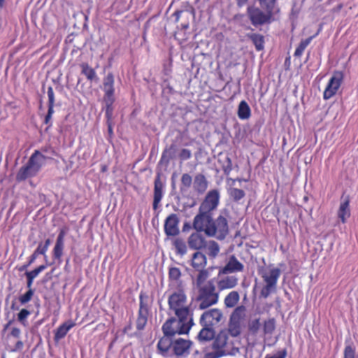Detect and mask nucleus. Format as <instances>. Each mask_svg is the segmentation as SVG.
Listing matches in <instances>:
<instances>
[{"label": "nucleus", "mask_w": 358, "mask_h": 358, "mask_svg": "<svg viewBox=\"0 0 358 358\" xmlns=\"http://www.w3.org/2000/svg\"><path fill=\"white\" fill-rule=\"evenodd\" d=\"M5 0H0V8H1L4 4Z\"/></svg>", "instance_id": "680f3d73"}, {"label": "nucleus", "mask_w": 358, "mask_h": 358, "mask_svg": "<svg viewBox=\"0 0 358 358\" xmlns=\"http://www.w3.org/2000/svg\"><path fill=\"white\" fill-rule=\"evenodd\" d=\"M21 334V331L20 329L17 327H13L11 330L10 334L14 338H19Z\"/></svg>", "instance_id": "864d4df0"}, {"label": "nucleus", "mask_w": 358, "mask_h": 358, "mask_svg": "<svg viewBox=\"0 0 358 358\" xmlns=\"http://www.w3.org/2000/svg\"><path fill=\"white\" fill-rule=\"evenodd\" d=\"M30 315V312L27 309H22L17 315V320L22 324L24 323V321L27 318V317Z\"/></svg>", "instance_id": "49530a36"}, {"label": "nucleus", "mask_w": 358, "mask_h": 358, "mask_svg": "<svg viewBox=\"0 0 358 358\" xmlns=\"http://www.w3.org/2000/svg\"><path fill=\"white\" fill-rule=\"evenodd\" d=\"M246 316V308L243 306H238L232 313L229 331L233 336H236L241 333V326Z\"/></svg>", "instance_id": "6e6552de"}, {"label": "nucleus", "mask_w": 358, "mask_h": 358, "mask_svg": "<svg viewBox=\"0 0 358 358\" xmlns=\"http://www.w3.org/2000/svg\"><path fill=\"white\" fill-rule=\"evenodd\" d=\"M243 268V264L240 263L234 257H232L230 258L226 266L220 271V274H227L236 271H241Z\"/></svg>", "instance_id": "aec40b11"}, {"label": "nucleus", "mask_w": 358, "mask_h": 358, "mask_svg": "<svg viewBox=\"0 0 358 358\" xmlns=\"http://www.w3.org/2000/svg\"><path fill=\"white\" fill-rule=\"evenodd\" d=\"M229 229L226 217L223 215H220L215 221L211 219L210 226L207 229V236L215 237L217 239H224Z\"/></svg>", "instance_id": "0eeeda50"}, {"label": "nucleus", "mask_w": 358, "mask_h": 358, "mask_svg": "<svg viewBox=\"0 0 358 358\" xmlns=\"http://www.w3.org/2000/svg\"><path fill=\"white\" fill-rule=\"evenodd\" d=\"M210 258H215L220 252L219 245L214 241H207L204 248Z\"/></svg>", "instance_id": "a878e982"}, {"label": "nucleus", "mask_w": 358, "mask_h": 358, "mask_svg": "<svg viewBox=\"0 0 358 358\" xmlns=\"http://www.w3.org/2000/svg\"><path fill=\"white\" fill-rule=\"evenodd\" d=\"M206 242L205 238L198 232L192 234L187 241L189 248L197 250L203 249Z\"/></svg>", "instance_id": "4468645a"}, {"label": "nucleus", "mask_w": 358, "mask_h": 358, "mask_svg": "<svg viewBox=\"0 0 358 358\" xmlns=\"http://www.w3.org/2000/svg\"><path fill=\"white\" fill-rule=\"evenodd\" d=\"M222 317V312L217 308H213L203 313L201 317V323L205 327L213 326L218 323Z\"/></svg>", "instance_id": "9b49d317"}, {"label": "nucleus", "mask_w": 358, "mask_h": 358, "mask_svg": "<svg viewBox=\"0 0 358 358\" xmlns=\"http://www.w3.org/2000/svg\"><path fill=\"white\" fill-rule=\"evenodd\" d=\"M287 355V352L285 350L278 351L273 354H268L266 355L265 358H285Z\"/></svg>", "instance_id": "de8ad7c7"}, {"label": "nucleus", "mask_w": 358, "mask_h": 358, "mask_svg": "<svg viewBox=\"0 0 358 358\" xmlns=\"http://www.w3.org/2000/svg\"><path fill=\"white\" fill-rule=\"evenodd\" d=\"M248 14L251 19V21L254 24H261L266 22L268 17L264 14L258 8L249 7L248 9Z\"/></svg>", "instance_id": "6ab92c4d"}, {"label": "nucleus", "mask_w": 358, "mask_h": 358, "mask_svg": "<svg viewBox=\"0 0 358 358\" xmlns=\"http://www.w3.org/2000/svg\"><path fill=\"white\" fill-rule=\"evenodd\" d=\"M224 355H226L224 351H216L206 353L203 358H219Z\"/></svg>", "instance_id": "09e8293b"}, {"label": "nucleus", "mask_w": 358, "mask_h": 358, "mask_svg": "<svg viewBox=\"0 0 358 358\" xmlns=\"http://www.w3.org/2000/svg\"><path fill=\"white\" fill-rule=\"evenodd\" d=\"M163 185L159 180H156L155 182V192H154V202L153 208L157 209L158 204L161 201L163 196Z\"/></svg>", "instance_id": "393cba45"}, {"label": "nucleus", "mask_w": 358, "mask_h": 358, "mask_svg": "<svg viewBox=\"0 0 358 358\" xmlns=\"http://www.w3.org/2000/svg\"><path fill=\"white\" fill-rule=\"evenodd\" d=\"M238 284V278L234 275L220 277L217 281V287L222 291L232 289Z\"/></svg>", "instance_id": "a211bd4d"}, {"label": "nucleus", "mask_w": 358, "mask_h": 358, "mask_svg": "<svg viewBox=\"0 0 358 358\" xmlns=\"http://www.w3.org/2000/svg\"><path fill=\"white\" fill-rule=\"evenodd\" d=\"M192 156V153L190 152V150H187V149H182L180 153V157L182 159V160H187L188 159H189Z\"/></svg>", "instance_id": "8fccbe9b"}, {"label": "nucleus", "mask_w": 358, "mask_h": 358, "mask_svg": "<svg viewBox=\"0 0 358 358\" xmlns=\"http://www.w3.org/2000/svg\"><path fill=\"white\" fill-rule=\"evenodd\" d=\"M46 268V266L45 265H41L40 266H38V268H36V269L31 271H28L26 273V276L27 277H30L33 279H34L35 278H36L38 274L42 272L43 270H45Z\"/></svg>", "instance_id": "a19ab883"}, {"label": "nucleus", "mask_w": 358, "mask_h": 358, "mask_svg": "<svg viewBox=\"0 0 358 358\" xmlns=\"http://www.w3.org/2000/svg\"><path fill=\"white\" fill-rule=\"evenodd\" d=\"M52 115H50V114H47L46 117H45V122L48 123L49 120L51 118Z\"/></svg>", "instance_id": "052dcab7"}, {"label": "nucleus", "mask_w": 358, "mask_h": 358, "mask_svg": "<svg viewBox=\"0 0 358 358\" xmlns=\"http://www.w3.org/2000/svg\"><path fill=\"white\" fill-rule=\"evenodd\" d=\"M23 348V343L21 341H19L16 343L14 351L20 350Z\"/></svg>", "instance_id": "6e6d98bb"}, {"label": "nucleus", "mask_w": 358, "mask_h": 358, "mask_svg": "<svg viewBox=\"0 0 358 358\" xmlns=\"http://www.w3.org/2000/svg\"><path fill=\"white\" fill-rule=\"evenodd\" d=\"M38 255H41L40 253H36V250L34 251V252L32 254V255L29 257V260L28 262V264L27 265H24L23 266V268H27V266H30L31 264H33Z\"/></svg>", "instance_id": "3c124183"}, {"label": "nucleus", "mask_w": 358, "mask_h": 358, "mask_svg": "<svg viewBox=\"0 0 358 358\" xmlns=\"http://www.w3.org/2000/svg\"><path fill=\"white\" fill-rule=\"evenodd\" d=\"M343 78V74L342 72L336 71L334 73L324 91V99L328 100L336 94L341 85Z\"/></svg>", "instance_id": "1a4fd4ad"}, {"label": "nucleus", "mask_w": 358, "mask_h": 358, "mask_svg": "<svg viewBox=\"0 0 358 358\" xmlns=\"http://www.w3.org/2000/svg\"><path fill=\"white\" fill-rule=\"evenodd\" d=\"M207 264V259L204 254L201 252H196L192 255L190 264L196 271L203 269Z\"/></svg>", "instance_id": "dca6fc26"}, {"label": "nucleus", "mask_w": 358, "mask_h": 358, "mask_svg": "<svg viewBox=\"0 0 358 358\" xmlns=\"http://www.w3.org/2000/svg\"><path fill=\"white\" fill-rule=\"evenodd\" d=\"M147 308L142 304L139 310V316L137 319L136 326L138 329H143L147 323Z\"/></svg>", "instance_id": "c756f323"}, {"label": "nucleus", "mask_w": 358, "mask_h": 358, "mask_svg": "<svg viewBox=\"0 0 358 358\" xmlns=\"http://www.w3.org/2000/svg\"><path fill=\"white\" fill-rule=\"evenodd\" d=\"M50 245V240L47 239L45 242V244L43 245L42 243H40L38 248H36V253H40L45 256V259H46L47 256L45 253Z\"/></svg>", "instance_id": "58836bf2"}, {"label": "nucleus", "mask_w": 358, "mask_h": 358, "mask_svg": "<svg viewBox=\"0 0 358 358\" xmlns=\"http://www.w3.org/2000/svg\"><path fill=\"white\" fill-rule=\"evenodd\" d=\"M64 236H65V232L63 230H62L60 231V233L59 234L56 241L60 242V243H64Z\"/></svg>", "instance_id": "5fc2aeb1"}, {"label": "nucleus", "mask_w": 358, "mask_h": 358, "mask_svg": "<svg viewBox=\"0 0 358 358\" xmlns=\"http://www.w3.org/2000/svg\"><path fill=\"white\" fill-rule=\"evenodd\" d=\"M64 247V243L56 241L55 245L53 249V256L55 259L60 260Z\"/></svg>", "instance_id": "e433bc0d"}, {"label": "nucleus", "mask_w": 358, "mask_h": 358, "mask_svg": "<svg viewBox=\"0 0 358 358\" xmlns=\"http://www.w3.org/2000/svg\"><path fill=\"white\" fill-rule=\"evenodd\" d=\"M248 0H237V3L238 6H243Z\"/></svg>", "instance_id": "bf43d9fd"}, {"label": "nucleus", "mask_w": 358, "mask_h": 358, "mask_svg": "<svg viewBox=\"0 0 358 358\" xmlns=\"http://www.w3.org/2000/svg\"><path fill=\"white\" fill-rule=\"evenodd\" d=\"M237 115L242 120H248L251 116V109L245 101H241L238 107Z\"/></svg>", "instance_id": "b1692460"}, {"label": "nucleus", "mask_w": 358, "mask_h": 358, "mask_svg": "<svg viewBox=\"0 0 358 358\" xmlns=\"http://www.w3.org/2000/svg\"><path fill=\"white\" fill-rule=\"evenodd\" d=\"M220 194L217 190L210 191L203 203H201L199 210L201 212L209 213L215 209L219 203Z\"/></svg>", "instance_id": "9d476101"}, {"label": "nucleus", "mask_w": 358, "mask_h": 358, "mask_svg": "<svg viewBox=\"0 0 358 358\" xmlns=\"http://www.w3.org/2000/svg\"><path fill=\"white\" fill-rule=\"evenodd\" d=\"M228 332L227 331H221L216 336L214 343L213 348L218 350V351H223L228 343Z\"/></svg>", "instance_id": "4be33fe9"}, {"label": "nucleus", "mask_w": 358, "mask_h": 358, "mask_svg": "<svg viewBox=\"0 0 358 358\" xmlns=\"http://www.w3.org/2000/svg\"><path fill=\"white\" fill-rule=\"evenodd\" d=\"M46 157L39 151L36 150L30 157L27 164L22 166L16 175L19 181L35 176L45 164Z\"/></svg>", "instance_id": "f03ea898"}, {"label": "nucleus", "mask_w": 358, "mask_h": 358, "mask_svg": "<svg viewBox=\"0 0 358 358\" xmlns=\"http://www.w3.org/2000/svg\"><path fill=\"white\" fill-rule=\"evenodd\" d=\"M114 78L111 73H108L103 79V91L105 92L106 97L108 101L111 100V98L114 93Z\"/></svg>", "instance_id": "412c9836"}, {"label": "nucleus", "mask_w": 358, "mask_h": 358, "mask_svg": "<svg viewBox=\"0 0 358 358\" xmlns=\"http://www.w3.org/2000/svg\"><path fill=\"white\" fill-rule=\"evenodd\" d=\"M34 295V291L29 289L24 294L20 296L19 300L22 304L29 302Z\"/></svg>", "instance_id": "79ce46f5"}, {"label": "nucleus", "mask_w": 358, "mask_h": 358, "mask_svg": "<svg viewBox=\"0 0 358 358\" xmlns=\"http://www.w3.org/2000/svg\"><path fill=\"white\" fill-rule=\"evenodd\" d=\"M199 308L203 310L215 304L218 301V294L212 281L199 287Z\"/></svg>", "instance_id": "39448f33"}, {"label": "nucleus", "mask_w": 358, "mask_h": 358, "mask_svg": "<svg viewBox=\"0 0 358 358\" xmlns=\"http://www.w3.org/2000/svg\"><path fill=\"white\" fill-rule=\"evenodd\" d=\"M192 324V318H171L164 324L162 330L164 335L169 336L185 334L189 332Z\"/></svg>", "instance_id": "20e7f679"}, {"label": "nucleus", "mask_w": 358, "mask_h": 358, "mask_svg": "<svg viewBox=\"0 0 358 358\" xmlns=\"http://www.w3.org/2000/svg\"><path fill=\"white\" fill-rule=\"evenodd\" d=\"M194 187L199 192H203L206 189L207 182L203 175H198L195 177Z\"/></svg>", "instance_id": "7c9ffc66"}, {"label": "nucleus", "mask_w": 358, "mask_h": 358, "mask_svg": "<svg viewBox=\"0 0 358 358\" xmlns=\"http://www.w3.org/2000/svg\"><path fill=\"white\" fill-rule=\"evenodd\" d=\"M261 6L264 9L268 14H271L275 12V0H259Z\"/></svg>", "instance_id": "2f4dec72"}, {"label": "nucleus", "mask_w": 358, "mask_h": 358, "mask_svg": "<svg viewBox=\"0 0 358 358\" xmlns=\"http://www.w3.org/2000/svg\"><path fill=\"white\" fill-rule=\"evenodd\" d=\"M192 342L189 340L179 338L173 343V349L176 355H183L189 353Z\"/></svg>", "instance_id": "2eb2a0df"}, {"label": "nucleus", "mask_w": 358, "mask_h": 358, "mask_svg": "<svg viewBox=\"0 0 358 358\" xmlns=\"http://www.w3.org/2000/svg\"><path fill=\"white\" fill-rule=\"evenodd\" d=\"M280 268L268 266L260 271V275L263 279L264 286L261 290V296L267 298L276 289L277 282L280 275Z\"/></svg>", "instance_id": "7ed1b4c3"}, {"label": "nucleus", "mask_w": 358, "mask_h": 358, "mask_svg": "<svg viewBox=\"0 0 358 358\" xmlns=\"http://www.w3.org/2000/svg\"><path fill=\"white\" fill-rule=\"evenodd\" d=\"M164 229L169 236H176L178 234V219L176 215L171 214L166 218Z\"/></svg>", "instance_id": "ddd939ff"}, {"label": "nucleus", "mask_w": 358, "mask_h": 358, "mask_svg": "<svg viewBox=\"0 0 358 358\" xmlns=\"http://www.w3.org/2000/svg\"><path fill=\"white\" fill-rule=\"evenodd\" d=\"M239 299V294L236 291H232L225 297L224 304L227 308H232L236 305Z\"/></svg>", "instance_id": "c85d7f7f"}, {"label": "nucleus", "mask_w": 358, "mask_h": 358, "mask_svg": "<svg viewBox=\"0 0 358 358\" xmlns=\"http://www.w3.org/2000/svg\"><path fill=\"white\" fill-rule=\"evenodd\" d=\"M192 182V177L187 174L185 173L182 176L181 178V183L182 188H189Z\"/></svg>", "instance_id": "37998d69"}, {"label": "nucleus", "mask_w": 358, "mask_h": 358, "mask_svg": "<svg viewBox=\"0 0 358 358\" xmlns=\"http://www.w3.org/2000/svg\"><path fill=\"white\" fill-rule=\"evenodd\" d=\"M275 328L274 319H268L262 322L260 319H252L249 322L248 330L250 334L257 335L262 333L264 336H271Z\"/></svg>", "instance_id": "423d86ee"}, {"label": "nucleus", "mask_w": 358, "mask_h": 358, "mask_svg": "<svg viewBox=\"0 0 358 358\" xmlns=\"http://www.w3.org/2000/svg\"><path fill=\"white\" fill-rule=\"evenodd\" d=\"M48 96L49 99V103L50 104H54L55 102V96H54V92L52 87H49L48 89Z\"/></svg>", "instance_id": "603ef678"}, {"label": "nucleus", "mask_w": 358, "mask_h": 358, "mask_svg": "<svg viewBox=\"0 0 358 358\" xmlns=\"http://www.w3.org/2000/svg\"><path fill=\"white\" fill-rule=\"evenodd\" d=\"M108 131H109L110 133H112V128H111V127H110V126H109V127H108Z\"/></svg>", "instance_id": "e2e57ef3"}, {"label": "nucleus", "mask_w": 358, "mask_h": 358, "mask_svg": "<svg viewBox=\"0 0 358 358\" xmlns=\"http://www.w3.org/2000/svg\"><path fill=\"white\" fill-rule=\"evenodd\" d=\"M170 337L169 336L164 335L158 343V349L162 354L166 353L170 347L173 346V343H172Z\"/></svg>", "instance_id": "cd10ccee"}, {"label": "nucleus", "mask_w": 358, "mask_h": 358, "mask_svg": "<svg viewBox=\"0 0 358 358\" xmlns=\"http://www.w3.org/2000/svg\"><path fill=\"white\" fill-rule=\"evenodd\" d=\"M53 106H54V104H50L49 103V108H48V113L50 114V115H52L54 110H53Z\"/></svg>", "instance_id": "13d9d810"}, {"label": "nucleus", "mask_w": 358, "mask_h": 358, "mask_svg": "<svg viewBox=\"0 0 358 358\" xmlns=\"http://www.w3.org/2000/svg\"><path fill=\"white\" fill-rule=\"evenodd\" d=\"M314 36H310L305 40L301 41L294 52V56L298 57H301L304 50L310 44Z\"/></svg>", "instance_id": "473e14b6"}, {"label": "nucleus", "mask_w": 358, "mask_h": 358, "mask_svg": "<svg viewBox=\"0 0 358 358\" xmlns=\"http://www.w3.org/2000/svg\"><path fill=\"white\" fill-rule=\"evenodd\" d=\"M215 336V332L213 329L205 327L200 331L198 338L200 341H208L212 340Z\"/></svg>", "instance_id": "bb28decb"}, {"label": "nucleus", "mask_w": 358, "mask_h": 358, "mask_svg": "<svg viewBox=\"0 0 358 358\" xmlns=\"http://www.w3.org/2000/svg\"><path fill=\"white\" fill-rule=\"evenodd\" d=\"M251 39L253 42V43L255 45L256 49L259 51L263 50L264 48V37L262 35L259 34H252L251 36Z\"/></svg>", "instance_id": "f704fd0d"}, {"label": "nucleus", "mask_w": 358, "mask_h": 358, "mask_svg": "<svg viewBox=\"0 0 358 358\" xmlns=\"http://www.w3.org/2000/svg\"><path fill=\"white\" fill-rule=\"evenodd\" d=\"M338 216L343 222L350 216V199L348 196H343L338 210Z\"/></svg>", "instance_id": "f3484780"}, {"label": "nucleus", "mask_w": 358, "mask_h": 358, "mask_svg": "<svg viewBox=\"0 0 358 358\" xmlns=\"http://www.w3.org/2000/svg\"><path fill=\"white\" fill-rule=\"evenodd\" d=\"M74 326L75 323L71 320H69L60 325L56 330L55 339L59 341L63 338L67 334L68 331Z\"/></svg>", "instance_id": "5701e85b"}, {"label": "nucleus", "mask_w": 358, "mask_h": 358, "mask_svg": "<svg viewBox=\"0 0 358 358\" xmlns=\"http://www.w3.org/2000/svg\"><path fill=\"white\" fill-rule=\"evenodd\" d=\"M27 287L31 289V285L33 283L34 279L30 277H27Z\"/></svg>", "instance_id": "4d7b16f0"}, {"label": "nucleus", "mask_w": 358, "mask_h": 358, "mask_svg": "<svg viewBox=\"0 0 358 358\" xmlns=\"http://www.w3.org/2000/svg\"><path fill=\"white\" fill-rule=\"evenodd\" d=\"M169 310L173 312L178 318L182 320L192 318L187 298L181 289L173 291L169 296Z\"/></svg>", "instance_id": "f257e3e1"}, {"label": "nucleus", "mask_w": 358, "mask_h": 358, "mask_svg": "<svg viewBox=\"0 0 358 358\" xmlns=\"http://www.w3.org/2000/svg\"><path fill=\"white\" fill-rule=\"evenodd\" d=\"M181 275L180 270L176 267H172L169 269V277L171 280H177Z\"/></svg>", "instance_id": "c03bdc74"}, {"label": "nucleus", "mask_w": 358, "mask_h": 358, "mask_svg": "<svg viewBox=\"0 0 358 358\" xmlns=\"http://www.w3.org/2000/svg\"><path fill=\"white\" fill-rule=\"evenodd\" d=\"M82 73L87 77L90 80H93L96 78L95 71L89 66L86 64H83L82 66Z\"/></svg>", "instance_id": "72a5a7b5"}, {"label": "nucleus", "mask_w": 358, "mask_h": 358, "mask_svg": "<svg viewBox=\"0 0 358 358\" xmlns=\"http://www.w3.org/2000/svg\"><path fill=\"white\" fill-rule=\"evenodd\" d=\"M230 196L235 200H240L245 196V192L240 189L233 188L230 190Z\"/></svg>", "instance_id": "ea45409f"}, {"label": "nucleus", "mask_w": 358, "mask_h": 358, "mask_svg": "<svg viewBox=\"0 0 358 358\" xmlns=\"http://www.w3.org/2000/svg\"><path fill=\"white\" fill-rule=\"evenodd\" d=\"M174 245L180 254L182 255H185L187 252V246L185 242L182 240L177 239L174 242Z\"/></svg>", "instance_id": "4c0bfd02"}, {"label": "nucleus", "mask_w": 358, "mask_h": 358, "mask_svg": "<svg viewBox=\"0 0 358 358\" xmlns=\"http://www.w3.org/2000/svg\"><path fill=\"white\" fill-rule=\"evenodd\" d=\"M355 350L350 345H346L344 349L343 358H355Z\"/></svg>", "instance_id": "a18cd8bd"}, {"label": "nucleus", "mask_w": 358, "mask_h": 358, "mask_svg": "<svg viewBox=\"0 0 358 358\" xmlns=\"http://www.w3.org/2000/svg\"><path fill=\"white\" fill-rule=\"evenodd\" d=\"M211 217L208 213L201 212L197 215L194 220L193 227L198 232L203 231L207 235V229L210 226Z\"/></svg>", "instance_id": "f8f14e48"}, {"label": "nucleus", "mask_w": 358, "mask_h": 358, "mask_svg": "<svg viewBox=\"0 0 358 358\" xmlns=\"http://www.w3.org/2000/svg\"><path fill=\"white\" fill-rule=\"evenodd\" d=\"M199 271V274H198L196 280V286L199 287H201V285H204V282L208 278L209 273H208V271L207 270H205L204 268L201 271Z\"/></svg>", "instance_id": "c9c22d12"}]
</instances>
